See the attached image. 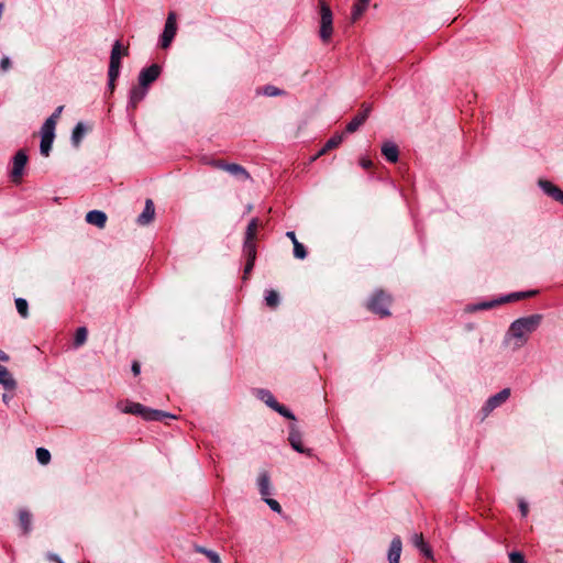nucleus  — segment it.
Listing matches in <instances>:
<instances>
[{"label":"nucleus","instance_id":"f704fd0d","mask_svg":"<svg viewBox=\"0 0 563 563\" xmlns=\"http://www.w3.org/2000/svg\"><path fill=\"white\" fill-rule=\"evenodd\" d=\"M261 398L272 409H275L279 405L269 391L262 390L261 391Z\"/></svg>","mask_w":563,"mask_h":563},{"label":"nucleus","instance_id":"79ce46f5","mask_svg":"<svg viewBox=\"0 0 563 563\" xmlns=\"http://www.w3.org/2000/svg\"><path fill=\"white\" fill-rule=\"evenodd\" d=\"M63 109H64L63 106L57 107L55 109V111L51 114V117L47 118L46 120H52L53 123L57 124V121L63 112Z\"/></svg>","mask_w":563,"mask_h":563},{"label":"nucleus","instance_id":"6ab92c4d","mask_svg":"<svg viewBox=\"0 0 563 563\" xmlns=\"http://www.w3.org/2000/svg\"><path fill=\"white\" fill-rule=\"evenodd\" d=\"M165 418H172V419H175L176 416L172 415V413H168L166 411H162V410H156V409H150V408H146L145 410V416H144V419L145 420H150V421H161Z\"/></svg>","mask_w":563,"mask_h":563},{"label":"nucleus","instance_id":"473e14b6","mask_svg":"<svg viewBox=\"0 0 563 563\" xmlns=\"http://www.w3.org/2000/svg\"><path fill=\"white\" fill-rule=\"evenodd\" d=\"M36 459H37L38 463H41L42 465H46L51 461V453L48 450H46L44 448H38L36 450Z\"/></svg>","mask_w":563,"mask_h":563},{"label":"nucleus","instance_id":"4d7b16f0","mask_svg":"<svg viewBox=\"0 0 563 563\" xmlns=\"http://www.w3.org/2000/svg\"><path fill=\"white\" fill-rule=\"evenodd\" d=\"M48 559H49V560H52V561H55V562H57V563H58L59 561H62V560H60L56 554H49V555H48Z\"/></svg>","mask_w":563,"mask_h":563},{"label":"nucleus","instance_id":"de8ad7c7","mask_svg":"<svg viewBox=\"0 0 563 563\" xmlns=\"http://www.w3.org/2000/svg\"><path fill=\"white\" fill-rule=\"evenodd\" d=\"M11 67V62L9 57H3L0 62V68L3 71H7Z\"/></svg>","mask_w":563,"mask_h":563},{"label":"nucleus","instance_id":"412c9836","mask_svg":"<svg viewBox=\"0 0 563 563\" xmlns=\"http://www.w3.org/2000/svg\"><path fill=\"white\" fill-rule=\"evenodd\" d=\"M87 130L88 129L82 122L76 124L71 133V143L75 147L79 146Z\"/></svg>","mask_w":563,"mask_h":563},{"label":"nucleus","instance_id":"7ed1b4c3","mask_svg":"<svg viewBox=\"0 0 563 563\" xmlns=\"http://www.w3.org/2000/svg\"><path fill=\"white\" fill-rule=\"evenodd\" d=\"M391 298L388 295H386L384 291H377L368 301L367 307L374 313H377L380 317H387L390 314L388 310Z\"/></svg>","mask_w":563,"mask_h":563},{"label":"nucleus","instance_id":"4c0bfd02","mask_svg":"<svg viewBox=\"0 0 563 563\" xmlns=\"http://www.w3.org/2000/svg\"><path fill=\"white\" fill-rule=\"evenodd\" d=\"M265 503L269 506V508L273 510V511H276V512H282V507L279 505V503L275 499H272V498H267L266 497H263Z\"/></svg>","mask_w":563,"mask_h":563},{"label":"nucleus","instance_id":"393cba45","mask_svg":"<svg viewBox=\"0 0 563 563\" xmlns=\"http://www.w3.org/2000/svg\"><path fill=\"white\" fill-rule=\"evenodd\" d=\"M55 128H56V124L53 123L52 120H46L41 128V137L54 140Z\"/></svg>","mask_w":563,"mask_h":563},{"label":"nucleus","instance_id":"39448f33","mask_svg":"<svg viewBox=\"0 0 563 563\" xmlns=\"http://www.w3.org/2000/svg\"><path fill=\"white\" fill-rule=\"evenodd\" d=\"M177 31L176 14L170 12L167 16L164 32L162 34L161 46L167 48L174 40Z\"/></svg>","mask_w":563,"mask_h":563},{"label":"nucleus","instance_id":"37998d69","mask_svg":"<svg viewBox=\"0 0 563 563\" xmlns=\"http://www.w3.org/2000/svg\"><path fill=\"white\" fill-rule=\"evenodd\" d=\"M510 563H526L525 558L519 552H512L509 554Z\"/></svg>","mask_w":563,"mask_h":563},{"label":"nucleus","instance_id":"4be33fe9","mask_svg":"<svg viewBox=\"0 0 563 563\" xmlns=\"http://www.w3.org/2000/svg\"><path fill=\"white\" fill-rule=\"evenodd\" d=\"M342 140H343V135L338 134V135L332 136L330 140L327 141L324 146L318 152V154L313 157V159L325 154L328 151H331V150L338 147L341 144Z\"/></svg>","mask_w":563,"mask_h":563},{"label":"nucleus","instance_id":"dca6fc26","mask_svg":"<svg viewBox=\"0 0 563 563\" xmlns=\"http://www.w3.org/2000/svg\"><path fill=\"white\" fill-rule=\"evenodd\" d=\"M155 208L153 201L151 199H147L143 212L137 218V222L142 225L148 224L153 220Z\"/></svg>","mask_w":563,"mask_h":563},{"label":"nucleus","instance_id":"0eeeda50","mask_svg":"<svg viewBox=\"0 0 563 563\" xmlns=\"http://www.w3.org/2000/svg\"><path fill=\"white\" fill-rule=\"evenodd\" d=\"M510 396V389L504 388L496 395L489 397L483 407L484 416H488L494 409L501 406Z\"/></svg>","mask_w":563,"mask_h":563},{"label":"nucleus","instance_id":"cd10ccee","mask_svg":"<svg viewBox=\"0 0 563 563\" xmlns=\"http://www.w3.org/2000/svg\"><path fill=\"white\" fill-rule=\"evenodd\" d=\"M258 227H260V220L257 218H253L246 228L245 240H254L256 236Z\"/></svg>","mask_w":563,"mask_h":563},{"label":"nucleus","instance_id":"864d4df0","mask_svg":"<svg viewBox=\"0 0 563 563\" xmlns=\"http://www.w3.org/2000/svg\"><path fill=\"white\" fill-rule=\"evenodd\" d=\"M132 372L134 375H139L140 374V364L137 362H133L132 364Z\"/></svg>","mask_w":563,"mask_h":563},{"label":"nucleus","instance_id":"f03ea898","mask_svg":"<svg viewBox=\"0 0 563 563\" xmlns=\"http://www.w3.org/2000/svg\"><path fill=\"white\" fill-rule=\"evenodd\" d=\"M320 37L327 43L333 32V18L330 7L324 1H320Z\"/></svg>","mask_w":563,"mask_h":563},{"label":"nucleus","instance_id":"4468645a","mask_svg":"<svg viewBox=\"0 0 563 563\" xmlns=\"http://www.w3.org/2000/svg\"><path fill=\"white\" fill-rule=\"evenodd\" d=\"M402 543L399 537H395L391 540L389 551H388V561L389 563H399L400 554H401Z\"/></svg>","mask_w":563,"mask_h":563},{"label":"nucleus","instance_id":"b1692460","mask_svg":"<svg viewBox=\"0 0 563 563\" xmlns=\"http://www.w3.org/2000/svg\"><path fill=\"white\" fill-rule=\"evenodd\" d=\"M258 487H260V493L263 497H266L271 494L269 476L266 472H263L260 474Z\"/></svg>","mask_w":563,"mask_h":563},{"label":"nucleus","instance_id":"f3484780","mask_svg":"<svg viewBox=\"0 0 563 563\" xmlns=\"http://www.w3.org/2000/svg\"><path fill=\"white\" fill-rule=\"evenodd\" d=\"M382 153L390 163H396L398 161V147L393 142H385L382 146Z\"/></svg>","mask_w":563,"mask_h":563},{"label":"nucleus","instance_id":"a18cd8bd","mask_svg":"<svg viewBox=\"0 0 563 563\" xmlns=\"http://www.w3.org/2000/svg\"><path fill=\"white\" fill-rule=\"evenodd\" d=\"M254 263H255V260H247L246 258V264H245V268H244V276L243 278L246 279L247 278V275L251 273V271L253 269L254 267Z\"/></svg>","mask_w":563,"mask_h":563},{"label":"nucleus","instance_id":"6e6552de","mask_svg":"<svg viewBox=\"0 0 563 563\" xmlns=\"http://www.w3.org/2000/svg\"><path fill=\"white\" fill-rule=\"evenodd\" d=\"M161 74V67L156 64L151 65L147 68H144L139 76V84L143 87H148L152 82H154Z\"/></svg>","mask_w":563,"mask_h":563},{"label":"nucleus","instance_id":"a211bd4d","mask_svg":"<svg viewBox=\"0 0 563 563\" xmlns=\"http://www.w3.org/2000/svg\"><path fill=\"white\" fill-rule=\"evenodd\" d=\"M147 87H143L139 84L131 89L130 92V103L133 108H135L146 96Z\"/></svg>","mask_w":563,"mask_h":563},{"label":"nucleus","instance_id":"2eb2a0df","mask_svg":"<svg viewBox=\"0 0 563 563\" xmlns=\"http://www.w3.org/2000/svg\"><path fill=\"white\" fill-rule=\"evenodd\" d=\"M289 443L292 446L294 450H296L299 453H308L310 454V450H305L301 443V434L296 429L295 426L291 427L290 433H289Z\"/></svg>","mask_w":563,"mask_h":563},{"label":"nucleus","instance_id":"9d476101","mask_svg":"<svg viewBox=\"0 0 563 563\" xmlns=\"http://www.w3.org/2000/svg\"><path fill=\"white\" fill-rule=\"evenodd\" d=\"M538 184L545 195L563 205V191L558 186L544 179H540Z\"/></svg>","mask_w":563,"mask_h":563},{"label":"nucleus","instance_id":"72a5a7b5","mask_svg":"<svg viewBox=\"0 0 563 563\" xmlns=\"http://www.w3.org/2000/svg\"><path fill=\"white\" fill-rule=\"evenodd\" d=\"M15 307L21 317L26 318L29 316L27 301L23 298L15 299Z\"/></svg>","mask_w":563,"mask_h":563},{"label":"nucleus","instance_id":"aec40b11","mask_svg":"<svg viewBox=\"0 0 563 563\" xmlns=\"http://www.w3.org/2000/svg\"><path fill=\"white\" fill-rule=\"evenodd\" d=\"M227 172L229 174H231L232 176L236 177L238 179H241V180L250 179L249 172L243 166H241L239 164L230 163L228 165Z\"/></svg>","mask_w":563,"mask_h":563},{"label":"nucleus","instance_id":"5701e85b","mask_svg":"<svg viewBox=\"0 0 563 563\" xmlns=\"http://www.w3.org/2000/svg\"><path fill=\"white\" fill-rule=\"evenodd\" d=\"M19 521L24 534L31 531L32 515L30 511L22 509L19 511Z\"/></svg>","mask_w":563,"mask_h":563},{"label":"nucleus","instance_id":"7c9ffc66","mask_svg":"<svg viewBox=\"0 0 563 563\" xmlns=\"http://www.w3.org/2000/svg\"><path fill=\"white\" fill-rule=\"evenodd\" d=\"M265 301L269 308H272V309L276 308L279 305L278 292L273 289L267 290L266 296H265Z\"/></svg>","mask_w":563,"mask_h":563},{"label":"nucleus","instance_id":"603ef678","mask_svg":"<svg viewBox=\"0 0 563 563\" xmlns=\"http://www.w3.org/2000/svg\"><path fill=\"white\" fill-rule=\"evenodd\" d=\"M12 397H13L12 395H10V394H8V393H4V394L2 395V401H3L5 405H9V402H10V401H11V399H12Z\"/></svg>","mask_w":563,"mask_h":563},{"label":"nucleus","instance_id":"8fccbe9b","mask_svg":"<svg viewBox=\"0 0 563 563\" xmlns=\"http://www.w3.org/2000/svg\"><path fill=\"white\" fill-rule=\"evenodd\" d=\"M519 508H520V511H521L522 516H527V514H528V505L523 500H521L519 503Z\"/></svg>","mask_w":563,"mask_h":563},{"label":"nucleus","instance_id":"f257e3e1","mask_svg":"<svg viewBox=\"0 0 563 563\" xmlns=\"http://www.w3.org/2000/svg\"><path fill=\"white\" fill-rule=\"evenodd\" d=\"M542 317L531 314L515 320L506 332L504 343L512 351L521 349L528 342L530 335L539 328Z\"/></svg>","mask_w":563,"mask_h":563},{"label":"nucleus","instance_id":"423d86ee","mask_svg":"<svg viewBox=\"0 0 563 563\" xmlns=\"http://www.w3.org/2000/svg\"><path fill=\"white\" fill-rule=\"evenodd\" d=\"M26 163H27V155H26L25 151H23V150L18 151L13 157V166H12V170H11L12 181L20 183Z\"/></svg>","mask_w":563,"mask_h":563},{"label":"nucleus","instance_id":"bb28decb","mask_svg":"<svg viewBox=\"0 0 563 563\" xmlns=\"http://www.w3.org/2000/svg\"><path fill=\"white\" fill-rule=\"evenodd\" d=\"M243 251L247 260L256 258V245L254 240H245Z\"/></svg>","mask_w":563,"mask_h":563},{"label":"nucleus","instance_id":"9b49d317","mask_svg":"<svg viewBox=\"0 0 563 563\" xmlns=\"http://www.w3.org/2000/svg\"><path fill=\"white\" fill-rule=\"evenodd\" d=\"M534 294V291H520V292H512L508 296H505V297H501L499 300L497 301H494V302H485L481 306V308L483 309H488V308H492L494 307L496 303H505V302H510V301H515V300H519V299H523L526 297H529V296H532Z\"/></svg>","mask_w":563,"mask_h":563},{"label":"nucleus","instance_id":"bf43d9fd","mask_svg":"<svg viewBox=\"0 0 563 563\" xmlns=\"http://www.w3.org/2000/svg\"><path fill=\"white\" fill-rule=\"evenodd\" d=\"M58 563H64L63 561H59Z\"/></svg>","mask_w":563,"mask_h":563},{"label":"nucleus","instance_id":"c9c22d12","mask_svg":"<svg viewBox=\"0 0 563 563\" xmlns=\"http://www.w3.org/2000/svg\"><path fill=\"white\" fill-rule=\"evenodd\" d=\"M53 141L54 140L41 137L40 151L43 156L47 157L49 155V152H51L52 145H53Z\"/></svg>","mask_w":563,"mask_h":563},{"label":"nucleus","instance_id":"ea45409f","mask_svg":"<svg viewBox=\"0 0 563 563\" xmlns=\"http://www.w3.org/2000/svg\"><path fill=\"white\" fill-rule=\"evenodd\" d=\"M274 410H276L277 412H279L282 416L288 418V419H291V420H295V416L291 413L290 410H288L286 407H284L283 405H278Z\"/></svg>","mask_w":563,"mask_h":563},{"label":"nucleus","instance_id":"09e8293b","mask_svg":"<svg viewBox=\"0 0 563 563\" xmlns=\"http://www.w3.org/2000/svg\"><path fill=\"white\" fill-rule=\"evenodd\" d=\"M360 164H361V166H362L363 168H365V169L371 168V167H372V165H373L372 161H371V159H368V158H362V159L360 161Z\"/></svg>","mask_w":563,"mask_h":563},{"label":"nucleus","instance_id":"a19ab883","mask_svg":"<svg viewBox=\"0 0 563 563\" xmlns=\"http://www.w3.org/2000/svg\"><path fill=\"white\" fill-rule=\"evenodd\" d=\"M411 542L417 549H420L423 544H426L423 536L421 533H415L411 537Z\"/></svg>","mask_w":563,"mask_h":563},{"label":"nucleus","instance_id":"ddd939ff","mask_svg":"<svg viewBox=\"0 0 563 563\" xmlns=\"http://www.w3.org/2000/svg\"><path fill=\"white\" fill-rule=\"evenodd\" d=\"M86 221L89 224L96 225L99 229L104 228L107 222V214L100 210H92L86 214Z\"/></svg>","mask_w":563,"mask_h":563},{"label":"nucleus","instance_id":"6e6d98bb","mask_svg":"<svg viewBox=\"0 0 563 563\" xmlns=\"http://www.w3.org/2000/svg\"><path fill=\"white\" fill-rule=\"evenodd\" d=\"M117 78H113L111 76H109V88L111 91H113L114 89V81H115Z\"/></svg>","mask_w":563,"mask_h":563},{"label":"nucleus","instance_id":"c85d7f7f","mask_svg":"<svg viewBox=\"0 0 563 563\" xmlns=\"http://www.w3.org/2000/svg\"><path fill=\"white\" fill-rule=\"evenodd\" d=\"M195 550L199 553L205 554L211 563H222L219 554L216 553L214 551L208 550V549H206L203 547H199V545H196Z\"/></svg>","mask_w":563,"mask_h":563},{"label":"nucleus","instance_id":"f8f14e48","mask_svg":"<svg viewBox=\"0 0 563 563\" xmlns=\"http://www.w3.org/2000/svg\"><path fill=\"white\" fill-rule=\"evenodd\" d=\"M0 385L5 390H14L16 388V380L9 369L0 364Z\"/></svg>","mask_w":563,"mask_h":563},{"label":"nucleus","instance_id":"3c124183","mask_svg":"<svg viewBox=\"0 0 563 563\" xmlns=\"http://www.w3.org/2000/svg\"><path fill=\"white\" fill-rule=\"evenodd\" d=\"M286 236L289 238V240H291L292 244H295L296 242H298L297 238H296V234L295 232L292 231H288L286 233Z\"/></svg>","mask_w":563,"mask_h":563},{"label":"nucleus","instance_id":"2f4dec72","mask_svg":"<svg viewBox=\"0 0 563 563\" xmlns=\"http://www.w3.org/2000/svg\"><path fill=\"white\" fill-rule=\"evenodd\" d=\"M87 335H88V332L85 327L78 328L76 331V334H75V340H74L75 346L78 347V346L82 345L87 341Z\"/></svg>","mask_w":563,"mask_h":563},{"label":"nucleus","instance_id":"5fc2aeb1","mask_svg":"<svg viewBox=\"0 0 563 563\" xmlns=\"http://www.w3.org/2000/svg\"><path fill=\"white\" fill-rule=\"evenodd\" d=\"M10 360L9 355L0 350V361L8 362Z\"/></svg>","mask_w":563,"mask_h":563},{"label":"nucleus","instance_id":"1a4fd4ad","mask_svg":"<svg viewBox=\"0 0 563 563\" xmlns=\"http://www.w3.org/2000/svg\"><path fill=\"white\" fill-rule=\"evenodd\" d=\"M371 112V106L363 104L362 111L357 113L346 125V132L353 133L355 132L368 118Z\"/></svg>","mask_w":563,"mask_h":563},{"label":"nucleus","instance_id":"a878e982","mask_svg":"<svg viewBox=\"0 0 563 563\" xmlns=\"http://www.w3.org/2000/svg\"><path fill=\"white\" fill-rule=\"evenodd\" d=\"M146 407L139 402H130L128 404L122 411L125 413L139 415L144 418Z\"/></svg>","mask_w":563,"mask_h":563},{"label":"nucleus","instance_id":"49530a36","mask_svg":"<svg viewBox=\"0 0 563 563\" xmlns=\"http://www.w3.org/2000/svg\"><path fill=\"white\" fill-rule=\"evenodd\" d=\"M419 550L426 558L433 559L432 550L427 543L423 544Z\"/></svg>","mask_w":563,"mask_h":563},{"label":"nucleus","instance_id":"c756f323","mask_svg":"<svg viewBox=\"0 0 563 563\" xmlns=\"http://www.w3.org/2000/svg\"><path fill=\"white\" fill-rule=\"evenodd\" d=\"M367 5H368L367 3H363L360 0H357L355 2V4L353 5V9H352V16H351L353 22L357 21L362 16V14L365 12Z\"/></svg>","mask_w":563,"mask_h":563},{"label":"nucleus","instance_id":"58836bf2","mask_svg":"<svg viewBox=\"0 0 563 563\" xmlns=\"http://www.w3.org/2000/svg\"><path fill=\"white\" fill-rule=\"evenodd\" d=\"M264 95L268 97H275L282 95V91L275 86H266L263 90Z\"/></svg>","mask_w":563,"mask_h":563},{"label":"nucleus","instance_id":"e433bc0d","mask_svg":"<svg viewBox=\"0 0 563 563\" xmlns=\"http://www.w3.org/2000/svg\"><path fill=\"white\" fill-rule=\"evenodd\" d=\"M294 255L299 260H303L307 256V251L299 241L294 244Z\"/></svg>","mask_w":563,"mask_h":563},{"label":"nucleus","instance_id":"13d9d810","mask_svg":"<svg viewBox=\"0 0 563 563\" xmlns=\"http://www.w3.org/2000/svg\"><path fill=\"white\" fill-rule=\"evenodd\" d=\"M360 1L368 4L371 0H360Z\"/></svg>","mask_w":563,"mask_h":563},{"label":"nucleus","instance_id":"c03bdc74","mask_svg":"<svg viewBox=\"0 0 563 563\" xmlns=\"http://www.w3.org/2000/svg\"><path fill=\"white\" fill-rule=\"evenodd\" d=\"M210 164H211L214 168L222 169V170H225V172H227L228 165H229L230 163H225L224 161L216 159V161H211V162H210Z\"/></svg>","mask_w":563,"mask_h":563},{"label":"nucleus","instance_id":"20e7f679","mask_svg":"<svg viewBox=\"0 0 563 563\" xmlns=\"http://www.w3.org/2000/svg\"><path fill=\"white\" fill-rule=\"evenodd\" d=\"M128 55V48L123 47L122 44L117 41L111 49L110 65L108 75L113 78H118L121 66V57Z\"/></svg>","mask_w":563,"mask_h":563}]
</instances>
